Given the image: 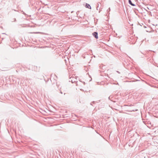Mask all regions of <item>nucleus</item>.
Here are the masks:
<instances>
[{"mask_svg": "<svg viewBox=\"0 0 158 158\" xmlns=\"http://www.w3.org/2000/svg\"><path fill=\"white\" fill-rule=\"evenodd\" d=\"M93 36L96 39H98V33L96 32H94L92 33Z\"/></svg>", "mask_w": 158, "mask_h": 158, "instance_id": "f03ea898", "label": "nucleus"}, {"mask_svg": "<svg viewBox=\"0 0 158 158\" xmlns=\"http://www.w3.org/2000/svg\"><path fill=\"white\" fill-rule=\"evenodd\" d=\"M85 7L86 8H89V9H91V7L90 6L89 4L87 3H86V5H85Z\"/></svg>", "mask_w": 158, "mask_h": 158, "instance_id": "20e7f679", "label": "nucleus"}, {"mask_svg": "<svg viewBox=\"0 0 158 158\" xmlns=\"http://www.w3.org/2000/svg\"><path fill=\"white\" fill-rule=\"evenodd\" d=\"M72 78V79H71V82H72V83H77V84H76V85L77 86H79V85H81V84H82V83H83V85H84L85 84V82H79L78 83L77 82V81H76V78H75L74 77H72V78H70V80H69V81H70V79H71Z\"/></svg>", "mask_w": 158, "mask_h": 158, "instance_id": "f257e3e1", "label": "nucleus"}, {"mask_svg": "<svg viewBox=\"0 0 158 158\" xmlns=\"http://www.w3.org/2000/svg\"><path fill=\"white\" fill-rule=\"evenodd\" d=\"M110 10V8H109L108 10H107V11H108L109 10Z\"/></svg>", "mask_w": 158, "mask_h": 158, "instance_id": "423d86ee", "label": "nucleus"}, {"mask_svg": "<svg viewBox=\"0 0 158 158\" xmlns=\"http://www.w3.org/2000/svg\"><path fill=\"white\" fill-rule=\"evenodd\" d=\"M128 2H129V4H130L132 6H135V4L133 3L132 2L131 0H128Z\"/></svg>", "mask_w": 158, "mask_h": 158, "instance_id": "7ed1b4c3", "label": "nucleus"}, {"mask_svg": "<svg viewBox=\"0 0 158 158\" xmlns=\"http://www.w3.org/2000/svg\"><path fill=\"white\" fill-rule=\"evenodd\" d=\"M92 103H93V104H94L95 103V102L94 101H93Z\"/></svg>", "mask_w": 158, "mask_h": 158, "instance_id": "0eeeda50", "label": "nucleus"}, {"mask_svg": "<svg viewBox=\"0 0 158 158\" xmlns=\"http://www.w3.org/2000/svg\"><path fill=\"white\" fill-rule=\"evenodd\" d=\"M13 19L14 20V21H12V22H13V21H14V22H15V21H16V19H15V18L14 19Z\"/></svg>", "mask_w": 158, "mask_h": 158, "instance_id": "39448f33", "label": "nucleus"}, {"mask_svg": "<svg viewBox=\"0 0 158 158\" xmlns=\"http://www.w3.org/2000/svg\"><path fill=\"white\" fill-rule=\"evenodd\" d=\"M14 10V11H16V10Z\"/></svg>", "mask_w": 158, "mask_h": 158, "instance_id": "9d476101", "label": "nucleus"}, {"mask_svg": "<svg viewBox=\"0 0 158 158\" xmlns=\"http://www.w3.org/2000/svg\"><path fill=\"white\" fill-rule=\"evenodd\" d=\"M60 93L62 94V92L61 91L60 92Z\"/></svg>", "mask_w": 158, "mask_h": 158, "instance_id": "1a4fd4ad", "label": "nucleus"}, {"mask_svg": "<svg viewBox=\"0 0 158 158\" xmlns=\"http://www.w3.org/2000/svg\"><path fill=\"white\" fill-rule=\"evenodd\" d=\"M90 104L91 105H92V103L91 102V103H90Z\"/></svg>", "mask_w": 158, "mask_h": 158, "instance_id": "6e6552de", "label": "nucleus"}]
</instances>
